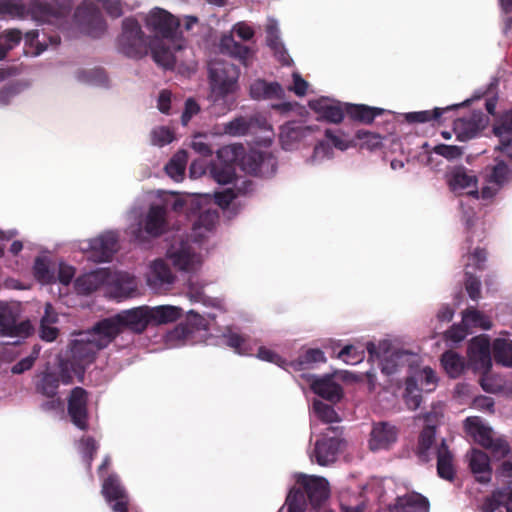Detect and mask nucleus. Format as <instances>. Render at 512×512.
I'll return each instance as SVG.
<instances>
[{
  "instance_id": "obj_1",
  "label": "nucleus",
  "mask_w": 512,
  "mask_h": 512,
  "mask_svg": "<svg viewBox=\"0 0 512 512\" xmlns=\"http://www.w3.org/2000/svg\"><path fill=\"white\" fill-rule=\"evenodd\" d=\"M512 112H507L506 119L496 124L493 133L499 138L495 147L498 153L494 157V164L487 166L484 172L485 186L481 190L482 198H490L509 180L510 164L512 163Z\"/></svg>"
},
{
  "instance_id": "obj_2",
  "label": "nucleus",
  "mask_w": 512,
  "mask_h": 512,
  "mask_svg": "<svg viewBox=\"0 0 512 512\" xmlns=\"http://www.w3.org/2000/svg\"><path fill=\"white\" fill-rule=\"evenodd\" d=\"M73 8V0H47L44 2L35 0L30 4L28 11L25 6L17 0H0V16L2 17H24L26 13L43 23H49L62 27Z\"/></svg>"
},
{
  "instance_id": "obj_3",
  "label": "nucleus",
  "mask_w": 512,
  "mask_h": 512,
  "mask_svg": "<svg viewBox=\"0 0 512 512\" xmlns=\"http://www.w3.org/2000/svg\"><path fill=\"white\" fill-rule=\"evenodd\" d=\"M240 70L235 64L214 59L208 64V80L210 86V98L214 103L225 101V99L236 93L239 89Z\"/></svg>"
},
{
  "instance_id": "obj_4",
  "label": "nucleus",
  "mask_w": 512,
  "mask_h": 512,
  "mask_svg": "<svg viewBox=\"0 0 512 512\" xmlns=\"http://www.w3.org/2000/svg\"><path fill=\"white\" fill-rule=\"evenodd\" d=\"M98 4H101L106 13L112 18L123 15L121 0H84L74 13L75 20L85 27L90 34L102 33L106 29V23L102 17Z\"/></svg>"
},
{
  "instance_id": "obj_5",
  "label": "nucleus",
  "mask_w": 512,
  "mask_h": 512,
  "mask_svg": "<svg viewBox=\"0 0 512 512\" xmlns=\"http://www.w3.org/2000/svg\"><path fill=\"white\" fill-rule=\"evenodd\" d=\"M112 339L104 330L98 328V322L83 338L71 343V368L75 373H82L84 367L92 363L98 351L106 348Z\"/></svg>"
},
{
  "instance_id": "obj_6",
  "label": "nucleus",
  "mask_w": 512,
  "mask_h": 512,
  "mask_svg": "<svg viewBox=\"0 0 512 512\" xmlns=\"http://www.w3.org/2000/svg\"><path fill=\"white\" fill-rule=\"evenodd\" d=\"M149 324L151 323L148 306H140L99 321L98 328L108 333L113 341L119 333L126 329L140 334L146 330Z\"/></svg>"
},
{
  "instance_id": "obj_7",
  "label": "nucleus",
  "mask_w": 512,
  "mask_h": 512,
  "mask_svg": "<svg viewBox=\"0 0 512 512\" xmlns=\"http://www.w3.org/2000/svg\"><path fill=\"white\" fill-rule=\"evenodd\" d=\"M117 47L121 53L131 58H141L147 54V39L137 19L127 17L122 21Z\"/></svg>"
},
{
  "instance_id": "obj_8",
  "label": "nucleus",
  "mask_w": 512,
  "mask_h": 512,
  "mask_svg": "<svg viewBox=\"0 0 512 512\" xmlns=\"http://www.w3.org/2000/svg\"><path fill=\"white\" fill-rule=\"evenodd\" d=\"M465 427L475 441L483 448L490 451L496 459H502L510 452L509 443L502 437H494V432L490 427L485 426L479 418L468 417L465 420Z\"/></svg>"
},
{
  "instance_id": "obj_9",
  "label": "nucleus",
  "mask_w": 512,
  "mask_h": 512,
  "mask_svg": "<svg viewBox=\"0 0 512 512\" xmlns=\"http://www.w3.org/2000/svg\"><path fill=\"white\" fill-rule=\"evenodd\" d=\"M341 436L342 429L340 427H328L327 433L316 440L310 454L311 461H315L320 466H327L334 463L344 445V440Z\"/></svg>"
},
{
  "instance_id": "obj_10",
  "label": "nucleus",
  "mask_w": 512,
  "mask_h": 512,
  "mask_svg": "<svg viewBox=\"0 0 512 512\" xmlns=\"http://www.w3.org/2000/svg\"><path fill=\"white\" fill-rule=\"evenodd\" d=\"M243 148L235 145H226L217 152V161L212 164L210 173L219 184L231 183L236 178V166Z\"/></svg>"
},
{
  "instance_id": "obj_11",
  "label": "nucleus",
  "mask_w": 512,
  "mask_h": 512,
  "mask_svg": "<svg viewBox=\"0 0 512 512\" xmlns=\"http://www.w3.org/2000/svg\"><path fill=\"white\" fill-rule=\"evenodd\" d=\"M88 402V392L80 386L74 387L67 398V414L72 424L81 431L89 429Z\"/></svg>"
},
{
  "instance_id": "obj_12",
  "label": "nucleus",
  "mask_w": 512,
  "mask_h": 512,
  "mask_svg": "<svg viewBox=\"0 0 512 512\" xmlns=\"http://www.w3.org/2000/svg\"><path fill=\"white\" fill-rule=\"evenodd\" d=\"M145 25L156 36L171 39L175 36L180 22L165 9L155 7L145 16Z\"/></svg>"
},
{
  "instance_id": "obj_13",
  "label": "nucleus",
  "mask_w": 512,
  "mask_h": 512,
  "mask_svg": "<svg viewBox=\"0 0 512 512\" xmlns=\"http://www.w3.org/2000/svg\"><path fill=\"white\" fill-rule=\"evenodd\" d=\"M366 349L371 359L377 358L380 360L381 371L388 376L397 372L398 367L402 363V359L408 355V353L403 350L390 352V345L387 341L379 343L378 346L373 342H368Z\"/></svg>"
},
{
  "instance_id": "obj_14",
  "label": "nucleus",
  "mask_w": 512,
  "mask_h": 512,
  "mask_svg": "<svg viewBox=\"0 0 512 512\" xmlns=\"http://www.w3.org/2000/svg\"><path fill=\"white\" fill-rule=\"evenodd\" d=\"M468 356L472 368L481 374H487L492 367L490 340L486 335L472 338L468 345Z\"/></svg>"
},
{
  "instance_id": "obj_15",
  "label": "nucleus",
  "mask_w": 512,
  "mask_h": 512,
  "mask_svg": "<svg viewBox=\"0 0 512 512\" xmlns=\"http://www.w3.org/2000/svg\"><path fill=\"white\" fill-rule=\"evenodd\" d=\"M243 169L254 176L269 177L276 171V159L262 151H251L242 158Z\"/></svg>"
},
{
  "instance_id": "obj_16",
  "label": "nucleus",
  "mask_w": 512,
  "mask_h": 512,
  "mask_svg": "<svg viewBox=\"0 0 512 512\" xmlns=\"http://www.w3.org/2000/svg\"><path fill=\"white\" fill-rule=\"evenodd\" d=\"M90 258L97 263L109 262L118 251V235L107 231L90 240Z\"/></svg>"
},
{
  "instance_id": "obj_17",
  "label": "nucleus",
  "mask_w": 512,
  "mask_h": 512,
  "mask_svg": "<svg viewBox=\"0 0 512 512\" xmlns=\"http://www.w3.org/2000/svg\"><path fill=\"white\" fill-rule=\"evenodd\" d=\"M398 429L389 422H377L373 424L369 447L372 451L389 449L398 439Z\"/></svg>"
},
{
  "instance_id": "obj_18",
  "label": "nucleus",
  "mask_w": 512,
  "mask_h": 512,
  "mask_svg": "<svg viewBox=\"0 0 512 512\" xmlns=\"http://www.w3.org/2000/svg\"><path fill=\"white\" fill-rule=\"evenodd\" d=\"M28 321L16 324V318L7 305H0V335L8 337H27L31 332Z\"/></svg>"
},
{
  "instance_id": "obj_19",
  "label": "nucleus",
  "mask_w": 512,
  "mask_h": 512,
  "mask_svg": "<svg viewBox=\"0 0 512 512\" xmlns=\"http://www.w3.org/2000/svg\"><path fill=\"white\" fill-rule=\"evenodd\" d=\"M175 275L169 265L162 259L155 260L147 277V283L150 288L156 292L166 290L173 284Z\"/></svg>"
},
{
  "instance_id": "obj_20",
  "label": "nucleus",
  "mask_w": 512,
  "mask_h": 512,
  "mask_svg": "<svg viewBox=\"0 0 512 512\" xmlns=\"http://www.w3.org/2000/svg\"><path fill=\"white\" fill-rule=\"evenodd\" d=\"M312 508L323 505L328 498L327 481L322 477H304L300 482Z\"/></svg>"
},
{
  "instance_id": "obj_21",
  "label": "nucleus",
  "mask_w": 512,
  "mask_h": 512,
  "mask_svg": "<svg viewBox=\"0 0 512 512\" xmlns=\"http://www.w3.org/2000/svg\"><path fill=\"white\" fill-rule=\"evenodd\" d=\"M311 389L315 394L332 403L339 402L343 397L341 385L331 375L313 380Z\"/></svg>"
},
{
  "instance_id": "obj_22",
  "label": "nucleus",
  "mask_w": 512,
  "mask_h": 512,
  "mask_svg": "<svg viewBox=\"0 0 512 512\" xmlns=\"http://www.w3.org/2000/svg\"><path fill=\"white\" fill-rule=\"evenodd\" d=\"M485 117L481 112L473 113L468 118L459 119L455 123V131L459 141L476 137L485 127Z\"/></svg>"
},
{
  "instance_id": "obj_23",
  "label": "nucleus",
  "mask_w": 512,
  "mask_h": 512,
  "mask_svg": "<svg viewBox=\"0 0 512 512\" xmlns=\"http://www.w3.org/2000/svg\"><path fill=\"white\" fill-rule=\"evenodd\" d=\"M468 457L469 467L476 481L482 484L490 482L492 469L488 455L479 449H471Z\"/></svg>"
},
{
  "instance_id": "obj_24",
  "label": "nucleus",
  "mask_w": 512,
  "mask_h": 512,
  "mask_svg": "<svg viewBox=\"0 0 512 512\" xmlns=\"http://www.w3.org/2000/svg\"><path fill=\"white\" fill-rule=\"evenodd\" d=\"M309 106L320 118L335 124L340 123L346 113L345 108H343L340 103L331 102L327 98L312 101Z\"/></svg>"
},
{
  "instance_id": "obj_25",
  "label": "nucleus",
  "mask_w": 512,
  "mask_h": 512,
  "mask_svg": "<svg viewBox=\"0 0 512 512\" xmlns=\"http://www.w3.org/2000/svg\"><path fill=\"white\" fill-rule=\"evenodd\" d=\"M168 256L175 267L187 272L194 270L199 262V256L186 243H182L178 249H170Z\"/></svg>"
},
{
  "instance_id": "obj_26",
  "label": "nucleus",
  "mask_w": 512,
  "mask_h": 512,
  "mask_svg": "<svg viewBox=\"0 0 512 512\" xmlns=\"http://www.w3.org/2000/svg\"><path fill=\"white\" fill-rule=\"evenodd\" d=\"M166 209L160 205L150 206L144 220V230L152 237H159L166 230Z\"/></svg>"
},
{
  "instance_id": "obj_27",
  "label": "nucleus",
  "mask_w": 512,
  "mask_h": 512,
  "mask_svg": "<svg viewBox=\"0 0 512 512\" xmlns=\"http://www.w3.org/2000/svg\"><path fill=\"white\" fill-rule=\"evenodd\" d=\"M437 473L440 478L452 481L455 477L454 456L443 439L436 449Z\"/></svg>"
},
{
  "instance_id": "obj_28",
  "label": "nucleus",
  "mask_w": 512,
  "mask_h": 512,
  "mask_svg": "<svg viewBox=\"0 0 512 512\" xmlns=\"http://www.w3.org/2000/svg\"><path fill=\"white\" fill-rule=\"evenodd\" d=\"M60 379L58 373L45 370L35 377V391L47 398H54L58 395Z\"/></svg>"
},
{
  "instance_id": "obj_29",
  "label": "nucleus",
  "mask_w": 512,
  "mask_h": 512,
  "mask_svg": "<svg viewBox=\"0 0 512 512\" xmlns=\"http://www.w3.org/2000/svg\"><path fill=\"white\" fill-rule=\"evenodd\" d=\"M250 96L255 100L280 99L284 97V89L278 82L257 79L250 86Z\"/></svg>"
},
{
  "instance_id": "obj_30",
  "label": "nucleus",
  "mask_w": 512,
  "mask_h": 512,
  "mask_svg": "<svg viewBox=\"0 0 512 512\" xmlns=\"http://www.w3.org/2000/svg\"><path fill=\"white\" fill-rule=\"evenodd\" d=\"M345 112L349 118L364 124H371L377 116L383 114L382 108L370 107L365 104H346Z\"/></svg>"
},
{
  "instance_id": "obj_31",
  "label": "nucleus",
  "mask_w": 512,
  "mask_h": 512,
  "mask_svg": "<svg viewBox=\"0 0 512 512\" xmlns=\"http://www.w3.org/2000/svg\"><path fill=\"white\" fill-rule=\"evenodd\" d=\"M150 323L153 325L168 324L177 321L183 310L176 306L162 305L148 307Z\"/></svg>"
},
{
  "instance_id": "obj_32",
  "label": "nucleus",
  "mask_w": 512,
  "mask_h": 512,
  "mask_svg": "<svg viewBox=\"0 0 512 512\" xmlns=\"http://www.w3.org/2000/svg\"><path fill=\"white\" fill-rule=\"evenodd\" d=\"M472 99L465 100L462 104H455L451 106H447L446 108H435L432 111H418V112H410L405 115V119L409 123H426L432 120L439 121L440 117L446 111H450L452 109H456L460 106L469 105Z\"/></svg>"
},
{
  "instance_id": "obj_33",
  "label": "nucleus",
  "mask_w": 512,
  "mask_h": 512,
  "mask_svg": "<svg viewBox=\"0 0 512 512\" xmlns=\"http://www.w3.org/2000/svg\"><path fill=\"white\" fill-rule=\"evenodd\" d=\"M511 481L507 482V486L503 489H498L487 497L481 506L482 512H495L501 506L512 503V487Z\"/></svg>"
},
{
  "instance_id": "obj_34",
  "label": "nucleus",
  "mask_w": 512,
  "mask_h": 512,
  "mask_svg": "<svg viewBox=\"0 0 512 512\" xmlns=\"http://www.w3.org/2000/svg\"><path fill=\"white\" fill-rule=\"evenodd\" d=\"M436 431L430 427H423L419 436L417 445L415 448V454L419 461L427 463L431 460L430 450L435 443Z\"/></svg>"
},
{
  "instance_id": "obj_35",
  "label": "nucleus",
  "mask_w": 512,
  "mask_h": 512,
  "mask_svg": "<svg viewBox=\"0 0 512 512\" xmlns=\"http://www.w3.org/2000/svg\"><path fill=\"white\" fill-rule=\"evenodd\" d=\"M441 364L451 378L459 377L465 367L464 358L452 350H448L442 354Z\"/></svg>"
},
{
  "instance_id": "obj_36",
  "label": "nucleus",
  "mask_w": 512,
  "mask_h": 512,
  "mask_svg": "<svg viewBox=\"0 0 512 512\" xmlns=\"http://www.w3.org/2000/svg\"><path fill=\"white\" fill-rule=\"evenodd\" d=\"M326 357L324 352L318 348H310L299 355L296 361L291 362L289 365L294 370L300 371L311 368L314 363L325 362Z\"/></svg>"
},
{
  "instance_id": "obj_37",
  "label": "nucleus",
  "mask_w": 512,
  "mask_h": 512,
  "mask_svg": "<svg viewBox=\"0 0 512 512\" xmlns=\"http://www.w3.org/2000/svg\"><path fill=\"white\" fill-rule=\"evenodd\" d=\"M493 358L497 364L512 367V342L497 338L493 342Z\"/></svg>"
},
{
  "instance_id": "obj_38",
  "label": "nucleus",
  "mask_w": 512,
  "mask_h": 512,
  "mask_svg": "<svg viewBox=\"0 0 512 512\" xmlns=\"http://www.w3.org/2000/svg\"><path fill=\"white\" fill-rule=\"evenodd\" d=\"M476 184V176L462 167L455 169L449 179V185L454 191L475 187Z\"/></svg>"
},
{
  "instance_id": "obj_39",
  "label": "nucleus",
  "mask_w": 512,
  "mask_h": 512,
  "mask_svg": "<svg viewBox=\"0 0 512 512\" xmlns=\"http://www.w3.org/2000/svg\"><path fill=\"white\" fill-rule=\"evenodd\" d=\"M33 274L35 279L43 285L56 282L55 271L49 266L46 257H37L34 261Z\"/></svg>"
},
{
  "instance_id": "obj_40",
  "label": "nucleus",
  "mask_w": 512,
  "mask_h": 512,
  "mask_svg": "<svg viewBox=\"0 0 512 512\" xmlns=\"http://www.w3.org/2000/svg\"><path fill=\"white\" fill-rule=\"evenodd\" d=\"M428 509L429 502L424 497L418 500L398 498L390 512H427Z\"/></svg>"
},
{
  "instance_id": "obj_41",
  "label": "nucleus",
  "mask_w": 512,
  "mask_h": 512,
  "mask_svg": "<svg viewBox=\"0 0 512 512\" xmlns=\"http://www.w3.org/2000/svg\"><path fill=\"white\" fill-rule=\"evenodd\" d=\"M153 60L164 69H172L175 65V56L171 49L164 44L157 42L151 47Z\"/></svg>"
},
{
  "instance_id": "obj_42",
  "label": "nucleus",
  "mask_w": 512,
  "mask_h": 512,
  "mask_svg": "<svg viewBox=\"0 0 512 512\" xmlns=\"http://www.w3.org/2000/svg\"><path fill=\"white\" fill-rule=\"evenodd\" d=\"M222 46L227 49L232 57L238 59L244 66L249 65V59L252 53L249 47L234 41L231 37L223 39Z\"/></svg>"
},
{
  "instance_id": "obj_43",
  "label": "nucleus",
  "mask_w": 512,
  "mask_h": 512,
  "mask_svg": "<svg viewBox=\"0 0 512 512\" xmlns=\"http://www.w3.org/2000/svg\"><path fill=\"white\" fill-rule=\"evenodd\" d=\"M102 494L108 503H112L113 499H119L127 493L121 485L118 477L110 475L102 484Z\"/></svg>"
},
{
  "instance_id": "obj_44",
  "label": "nucleus",
  "mask_w": 512,
  "mask_h": 512,
  "mask_svg": "<svg viewBox=\"0 0 512 512\" xmlns=\"http://www.w3.org/2000/svg\"><path fill=\"white\" fill-rule=\"evenodd\" d=\"M188 162V152L179 150L166 165L165 170L172 178L182 177Z\"/></svg>"
},
{
  "instance_id": "obj_45",
  "label": "nucleus",
  "mask_w": 512,
  "mask_h": 512,
  "mask_svg": "<svg viewBox=\"0 0 512 512\" xmlns=\"http://www.w3.org/2000/svg\"><path fill=\"white\" fill-rule=\"evenodd\" d=\"M22 39V32L18 29H9L0 33V60L4 59L9 50L17 46Z\"/></svg>"
},
{
  "instance_id": "obj_46",
  "label": "nucleus",
  "mask_w": 512,
  "mask_h": 512,
  "mask_svg": "<svg viewBox=\"0 0 512 512\" xmlns=\"http://www.w3.org/2000/svg\"><path fill=\"white\" fill-rule=\"evenodd\" d=\"M224 338L226 345L236 353L240 355H249L251 353L252 349L246 336L229 331L227 334H224Z\"/></svg>"
},
{
  "instance_id": "obj_47",
  "label": "nucleus",
  "mask_w": 512,
  "mask_h": 512,
  "mask_svg": "<svg viewBox=\"0 0 512 512\" xmlns=\"http://www.w3.org/2000/svg\"><path fill=\"white\" fill-rule=\"evenodd\" d=\"M463 323L468 329L470 327H479L488 330L492 326L490 319L475 309H467L463 312Z\"/></svg>"
},
{
  "instance_id": "obj_48",
  "label": "nucleus",
  "mask_w": 512,
  "mask_h": 512,
  "mask_svg": "<svg viewBox=\"0 0 512 512\" xmlns=\"http://www.w3.org/2000/svg\"><path fill=\"white\" fill-rule=\"evenodd\" d=\"M309 126H296L294 124H287L282 127L280 133V139L283 146L288 145L291 142L298 141L304 136L305 131H310Z\"/></svg>"
},
{
  "instance_id": "obj_49",
  "label": "nucleus",
  "mask_w": 512,
  "mask_h": 512,
  "mask_svg": "<svg viewBox=\"0 0 512 512\" xmlns=\"http://www.w3.org/2000/svg\"><path fill=\"white\" fill-rule=\"evenodd\" d=\"M313 409L317 417L325 423H334L340 420L335 409L320 400H315L313 403Z\"/></svg>"
},
{
  "instance_id": "obj_50",
  "label": "nucleus",
  "mask_w": 512,
  "mask_h": 512,
  "mask_svg": "<svg viewBox=\"0 0 512 512\" xmlns=\"http://www.w3.org/2000/svg\"><path fill=\"white\" fill-rule=\"evenodd\" d=\"M80 447L83 460L86 462L87 468L90 469L98 450V444L93 437L84 436L80 439Z\"/></svg>"
},
{
  "instance_id": "obj_51",
  "label": "nucleus",
  "mask_w": 512,
  "mask_h": 512,
  "mask_svg": "<svg viewBox=\"0 0 512 512\" xmlns=\"http://www.w3.org/2000/svg\"><path fill=\"white\" fill-rule=\"evenodd\" d=\"M287 512H304L306 507V496L303 490L293 489L286 498Z\"/></svg>"
},
{
  "instance_id": "obj_52",
  "label": "nucleus",
  "mask_w": 512,
  "mask_h": 512,
  "mask_svg": "<svg viewBox=\"0 0 512 512\" xmlns=\"http://www.w3.org/2000/svg\"><path fill=\"white\" fill-rule=\"evenodd\" d=\"M218 218L219 216L216 211H204L200 213L198 219L193 224V230L196 232L197 230L204 228L206 231H211L218 222Z\"/></svg>"
},
{
  "instance_id": "obj_53",
  "label": "nucleus",
  "mask_w": 512,
  "mask_h": 512,
  "mask_svg": "<svg viewBox=\"0 0 512 512\" xmlns=\"http://www.w3.org/2000/svg\"><path fill=\"white\" fill-rule=\"evenodd\" d=\"M365 357L364 350H358L353 345H346L338 353V358L342 359L345 363L355 365L360 363Z\"/></svg>"
},
{
  "instance_id": "obj_54",
  "label": "nucleus",
  "mask_w": 512,
  "mask_h": 512,
  "mask_svg": "<svg viewBox=\"0 0 512 512\" xmlns=\"http://www.w3.org/2000/svg\"><path fill=\"white\" fill-rule=\"evenodd\" d=\"M152 143L158 146H164L171 143L174 139L173 132L165 126L155 128L152 133Z\"/></svg>"
},
{
  "instance_id": "obj_55",
  "label": "nucleus",
  "mask_w": 512,
  "mask_h": 512,
  "mask_svg": "<svg viewBox=\"0 0 512 512\" xmlns=\"http://www.w3.org/2000/svg\"><path fill=\"white\" fill-rule=\"evenodd\" d=\"M434 152L448 160L460 158L463 154L462 148L456 145L439 144L434 147Z\"/></svg>"
},
{
  "instance_id": "obj_56",
  "label": "nucleus",
  "mask_w": 512,
  "mask_h": 512,
  "mask_svg": "<svg viewBox=\"0 0 512 512\" xmlns=\"http://www.w3.org/2000/svg\"><path fill=\"white\" fill-rule=\"evenodd\" d=\"M465 288L472 300H478L481 295L480 280L469 272L466 273Z\"/></svg>"
},
{
  "instance_id": "obj_57",
  "label": "nucleus",
  "mask_w": 512,
  "mask_h": 512,
  "mask_svg": "<svg viewBox=\"0 0 512 512\" xmlns=\"http://www.w3.org/2000/svg\"><path fill=\"white\" fill-rule=\"evenodd\" d=\"M38 37H39V33L37 30L28 31L24 37L26 46H30V47L35 46V51L33 52V54H35V55L41 54L43 51H45L47 49V46H48L47 43L40 42L38 40Z\"/></svg>"
},
{
  "instance_id": "obj_58",
  "label": "nucleus",
  "mask_w": 512,
  "mask_h": 512,
  "mask_svg": "<svg viewBox=\"0 0 512 512\" xmlns=\"http://www.w3.org/2000/svg\"><path fill=\"white\" fill-rule=\"evenodd\" d=\"M214 198L218 206L227 208L237 198V193L233 188H226L223 191L216 192Z\"/></svg>"
},
{
  "instance_id": "obj_59",
  "label": "nucleus",
  "mask_w": 512,
  "mask_h": 512,
  "mask_svg": "<svg viewBox=\"0 0 512 512\" xmlns=\"http://www.w3.org/2000/svg\"><path fill=\"white\" fill-rule=\"evenodd\" d=\"M468 334V327L462 324H454L446 331L445 336L453 342H460L465 339Z\"/></svg>"
},
{
  "instance_id": "obj_60",
  "label": "nucleus",
  "mask_w": 512,
  "mask_h": 512,
  "mask_svg": "<svg viewBox=\"0 0 512 512\" xmlns=\"http://www.w3.org/2000/svg\"><path fill=\"white\" fill-rule=\"evenodd\" d=\"M75 269L74 267L67 265L65 263H60L58 267V273L56 276V281L60 282L63 285H69L74 278Z\"/></svg>"
},
{
  "instance_id": "obj_61",
  "label": "nucleus",
  "mask_w": 512,
  "mask_h": 512,
  "mask_svg": "<svg viewBox=\"0 0 512 512\" xmlns=\"http://www.w3.org/2000/svg\"><path fill=\"white\" fill-rule=\"evenodd\" d=\"M200 111V106L198 105V103L192 99V98H189L186 100L185 102V108H184V111L181 115V122L184 126H186L189 121L191 120V118L198 114Z\"/></svg>"
},
{
  "instance_id": "obj_62",
  "label": "nucleus",
  "mask_w": 512,
  "mask_h": 512,
  "mask_svg": "<svg viewBox=\"0 0 512 512\" xmlns=\"http://www.w3.org/2000/svg\"><path fill=\"white\" fill-rule=\"evenodd\" d=\"M248 129L249 125L244 118H236L227 125V131L232 135H244Z\"/></svg>"
},
{
  "instance_id": "obj_63",
  "label": "nucleus",
  "mask_w": 512,
  "mask_h": 512,
  "mask_svg": "<svg viewBox=\"0 0 512 512\" xmlns=\"http://www.w3.org/2000/svg\"><path fill=\"white\" fill-rule=\"evenodd\" d=\"M257 357L263 361L275 363L279 366H283L285 363V361L278 354L265 347H260L258 349Z\"/></svg>"
},
{
  "instance_id": "obj_64",
  "label": "nucleus",
  "mask_w": 512,
  "mask_h": 512,
  "mask_svg": "<svg viewBox=\"0 0 512 512\" xmlns=\"http://www.w3.org/2000/svg\"><path fill=\"white\" fill-rule=\"evenodd\" d=\"M59 334L58 328L52 324H41L39 326V336L42 340L52 342L56 340Z\"/></svg>"
}]
</instances>
